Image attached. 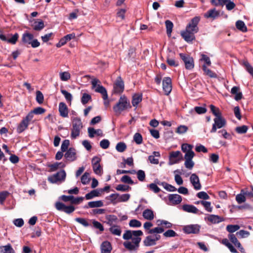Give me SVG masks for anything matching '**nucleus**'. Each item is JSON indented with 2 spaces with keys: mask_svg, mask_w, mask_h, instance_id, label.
<instances>
[{
  "mask_svg": "<svg viewBox=\"0 0 253 253\" xmlns=\"http://www.w3.org/2000/svg\"><path fill=\"white\" fill-rule=\"evenodd\" d=\"M143 234L141 230H126L123 238L126 240L132 239L133 244L130 242H125L124 243V247L129 251L137 250L141 241L140 236Z\"/></svg>",
  "mask_w": 253,
  "mask_h": 253,
  "instance_id": "nucleus-1",
  "label": "nucleus"
},
{
  "mask_svg": "<svg viewBox=\"0 0 253 253\" xmlns=\"http://www.w3.org/2000/svg\"><path fill=\"white\" fill-rule=\"evenodd\" d=\"M200 17H194L186 26L185 30L181 32V36L187 42H192L196 39L195 34L198 32V23L200 21Z\"/></svg>",
  "mask_w": 253,
  "mask_h": 253,
  "instance_id": "nucleus-2",
  "label": "nucleus"
},
{
  "mask_svg": "<svg viewBox=\"0 0 253 253\" xmlns=\"http://www.w3.org/2000/svg\"><path fill=\"white\" fill-rule=\"evenodd\" d=\"M193 146L187 143H184L181 145V150L185 153L184 158L185 159L184 166L188 169H192L195 165L192 159L195 156V153L192 150Z\"/></svg>",
  "mask_w": 253,
  "mask_h": 253,
  "instance_id": "nucleus-3",
  "label": "nucleus"
},
{
  "mask_svg": "<svg viewBox=\"0 0 253 253\" xmlns=\"http://www.w3.org/2000/svg\"><path fill=\"white\" fill-rule=\"evenodd\" d=\"M131 107L127 98L125 96H122L117 103L113 107V110L117 115H120L125 110Z\"/></svg>",
  "mask_w": 253,
  "mask_h": 253,
  "instance_id": "nucleus-4",
  "label": "nucleus"
},
{
  "mask_svg": "<svg viewBox=\"0 0 253 253\" xmlns=\"http://www.w3.org/2000/svg\"><path fill=\"white\" fill-rule=\"evenodd\" d=\"M83 127L82 122L80 119L76 118L73 121V127L71 131V137L75 139L80 135L81 129Z\"/></svg>",
  "mask_w": 253,
  "mask_h": 253,
  "instance_id": "nucleus-5",
  "label": "nucleus"
},
{
  "mask_svg": "<svg viewBox=\"0 0 253 253\" xmlns=\"http://www.w3.org/2000/svg\"><path fill=\"white\" fill-rule=\"evenodd\" d=\"M98 83H100V81L94 78L91 81L92 88H95V91L96 92L101 93L102 95V98L104 100L108 99V94L106 88L100 84H98Z\"/></svg>",
  "mask_w": 253,
  "mask_h": 253,
  "instance_id": "nucleus-6",
  "label": "nucleus"
},
{
  "mask_svg": "<svg viewBox=\"0 0 253 253\" xmlns=\"http://www.w3.org/2000/svg\"><path fill=\"white\" fill-rule=\"evenodd\" d=\"M179 55L184 63L186 69L190 70L194 68V61L192 57L188 54L183 53H180Z\"/></svg>",
  "mask_w": 253,
  "mask_h": 253,
  "instance_id": "nucleus-7",
  "label": "nucleus"
},
{
  "mask_svg": "<svg viewBox=\"0 0 253 253\" xmlns=\"http://www.w3.org/2000/svg\"><path fill=\"white\" fill-rule=\"evenodd\" d=\"M214 124L212 125L211 133H214L216 131L217 128H221L226 125L225 120L222 117V115L214 119Z\"/></svg>",
  "mask_w": 253,
  "mask_h": 253,
  "instance_id": "nucleus-8",
  "label": "nucleus"
},
{
  "mask_svg": "<svg viewBox=\"0 0 253 253\" xmlns=\"http://www.w3.org/2000/svg\"><path fill=\"white\" fill-rule=\"evenodd\" d=\"M31 115H27L19 124L17 127V132L21 133L26 129L28 126L29 123L32 121Z\"/></svg>",
  "mask_w": 253,
  "mask_h": 253,
  "instance_id": "nucleus-9",
  "label": "nucleus"
},
{
  "mask_svg": "<svg viewBox=\"0 0 253 253\" xmlns=\"http://www.w3.org/2000/svg\"><path fill=\"white\" fill-rule=\"evenodd\" d=\"M101 159L95 156L92 159V165L93 171L97 175H101L103 173V169L101 167L100 162Z\"/></svg>",
  "mask_w": 253,
  "mask_h": 253,
  "instance_id": "nucleus-10",
  "label": "nucleus"
},
{
  "mask_svg": "<svg viewBox=\"0 0 253 253\" xmlns=\"http://www.w3.org/2000/svg\"><path fill=\"white\" fill-rule=\"evenodd\" d=\"M66 172L64 170H61L56 173L48 177V180L52 183H56L58 181L64 180L66 177Z\"/></svg>",
  "mask_w": 253,
  "mask_h": 253,
  "instance_id": "nucleus-11",
  "label": "nucleus"
},
{
  "mask_svg": "<svg viewBox=\"0 0 253 253\" xmlns=\"http://www.w3.org/2000/svg\"><path fill=\"white\" fill-rule=\"evenodd\" d=\"M124 82L122 78L119 76L114 84V92L115 93H121L124 91Z\"/></svg>",
  "mask_w": 253,
  "mask_h": 253,
  "instance_id": "nucleus-12",
  "label": "nucleus"
},
{
  "mask_svg": "<svg viewBox=\"0 0 253 253\" xmlns=\"http://www.w3.org/2000/svg\"><path fill=\"white\" fill-rule=\"evenodd\" d=\"M200 226L198 224H190L184 226L183 232L186 234H198L200 232Z\"/></svg>",
  "mask_w": 253,
  "mask_h": 253,
  "instance_id": "nucleus-13",
  "label": "nucleus"
},
{
  "mask_svg": "<svg viewBox=\"0 0 253 253\" xmlns=\"http://www.w3.org/2000/svg\"><path fill=\"white\" fill-rule=\"evenodd\" d=\"M182 159V155L179 151H172L169 153V160L170 164H174Z\"/></svg>",
  "mask_w": 253,
  "mask_h": 253,
  "instance_id": "nucleus-14",
  "label": "nucleus"
},
{
  "mask_svg": "<svg viewBox=\"0 0 253 253\" xmlns=\"http://www.w3.org/2000/svg\"><path fill=\"white\" fill-rule=\"evenodd\" d=\"M163 88L165 94L168 95L172 89L171 80L169 77H165L163 80Z\"/></svg>",
  "mask_w": 253,
  "mask_h": 253,
  "instance_id": "nucleus-15",
  "label": "nucleus"
},
{
  "mask_svg": "<svg viewBox=\"0 0 253 253\" xmlns=\"http://www.w3.org/2000/svg\"><path fill=\"white\" fill-rule=\"evenodd\" d=\"M65 158L69 162H73L77 159L76 150L74 148H70L64 155Z\"/></svg>",
  "mask_w": 253,
  "mask_h": 253,
  "instance_id": "nucleus-16",
  "label": "nucleus"
},
{
  "mask_svg": "<svg viewBox=\"0 0 253 253\" xmlns=\"http://www.w3.org/2000/svg\"><path fill=\"white\" fill-rule=\"evenodd\" d=\"M190 182L194 187V188L198 190L201 189V185L200 182V180L198 175L195 173L191 174L190 178Z\"/></svg>",
  "mask_w": 253,
  "mask_h": 253,
  "instance_id": "nucleus-17",
  "label": "nucleus"
},
{
  "mask_svg": "<svg viewBox=\"0 0 253 253\" xmlns=\"http://www.w3.org/2000/svg\"><path fill=\"white\" fill-rule=\"evenodd\" d=\"M59 112L61 117L63 118L68 117V108L64 102H60L59 104Z\"/></svg>",
  "mask_w": 253,
  "mask_h": 253,
  "instance_id": "nucleus-18",
  "label": "nucleus"
},
{
  "mask_svg": "<svg viewBox=\"0 0 253 253\" xmlns=\"http://www.w3.org/2000/svg\"><path fill=\"white\" fill-rule=\"evenodd\" d=\"M169 201L174 205H178L182 201V197L178 194H169Z\"/></svg>",
  "mask_w": 253,
  "mask_h": 253,
  "instance_id": "nucleus-19",
  "label": "nucleus"
},
{
  "mask_svg": "<svg viewBox=\"0 0 253 253\" xmlns=\"http://www.w3.org/2000/svg\"><path fill=\"white\" fill-rule=\"evenodd\" d=\"M101 253H110L112 249L111 243L107 241L102 243L101 246Z\"/></svg>",
  "mask_w": 253,
  "mask_h": 253,
  "instance_id": "nucleus-20",
  "label": "nucleus"
},
{
  "mask_svg": "<svg viewBox=\"0 0 253 253\" xmlns=\"http://www.w3.org/2000/svg\"><path fill=\"white\" fill-rule=\"evenodd\" d=\"M219 11L216 10L215 8L211 9L205 13L204 16L207 18H211L214 19L219 16Z\"/></svg>",
  "mask_w": 253,
  "mask_h": 253,
  "instance_id": "nucleus-21",
  "label": "nucleus"
},
{
  "mask_svg": "<svg viewBox=\"0 0 253 253\" xmlns=\"http://www.w3.org/2000/svg\"><path fill=\"white\" fill-rule=\"evenodd\" d=\"M34 39V35L28 32H25L23 35L21 41L24 44H30Z\"/></svg>",
  "mask_w": 253,
  "mask_h": 253,
  "instance_id": "nucleus-22",
  "label": "nucleus"
},
{
  "mask_svg": "<svg viewBox=\"0 0 253 253\" xmlns=\"http://www.w3.org/2000/svg\"><path fill=\"white\" fill-rule=\"evenodd\" d=\"M33 30L36 31H40L44 27V22L41 19H37L31 25Z\"/></svg>",
  "mask_w": 253,
  "mask_h": 253,
  "instance_id": "nucleus-23",
  "label": "nucleus"
},
{
  "mask_svg": "<svg viewBox=\"0 0 253 253\" xmlns=\"http://www.w3.org/2000/svg\"><path fill=\"white\" fill-rule=\"evenodd\" d=\"M240 88L238 86H233L231 90V93L232 94L235 95L234 97V99L236 101H239L241 100L243 97L242 93L239 91Z\"/></svg>",
  "mask_w": 253,
  "mask_h": 253,
  "instance_id": "nucleus-24",
  "label": "nucleus"
},
{
  "mask_svg": "<svg viewBox=\"0 0 253 253\" xmlns=\"http://www.w3.org/2000/svg\"><path fill=\"white\" fill-rule=\"evenodd\" d=\"M103 203L102 201H91L87 203V205L84 206V209L99 208L103 206Z\"/></svg>",
  "mask_w": 253,
  "mask_h": 253,
  "instance_id": "nucleus-25",
  "label": "nucleus"
},
{
  "mask_svg": "<svg viewBox=\"0 0 253 253\" xmlns=\"http://www.w3.org/2000/svg\"><path fill=\"white\" fill-rule=\"evenodd\" d=\"M182 210L187 212L197 213L199 210L194 206L185 204L182 206Z\"/></svg>",
  "mask_w": 253,
  "mask_h": 253,
  "instance_id": "nucleus-26",
  "label": "nucleus"
},
{
  "mask_svg": "<svg viewBox=\"0 0 253 253\" xmlns=\"http://www.w3.org/2000/svg\"><path fill=\"white\" fill-rule=\"evenodd\" d=\"M143 243L145 247L153 246L156 245V243L152 235L147 236L143 240Z\"/></svg>",
  "mask_w": 253,
  "mask_h": 253,
  "instance_id": "nucleus-27",
  "label": "nucleus"
},
{
  "mask_svg": "<svg viewBox=\"0 0 253 253\" xmlns=\"http://www.w3.org/2000/svg\"><path fill=\"white\" fill-rule=\"evenodd\" d=\"M207 218L208 221L213 224L218 223L223 220V218L214 214H210Z\"/></svg>",
  "mask_w": 253,
  "mask_h": 253,
  "instance_id": "nucleus-28",
  "label": "nucleus"
},
{
  "mask_svg": "<svg viewBox=\"0 0 253 253\" xmlns=\"http://www.w3.org/2000/svg\"><path fill=\"white\" fill-rule=\"evenodd\" d=\"M100 192L98 189L93 190L90 192L87 193L85 196V198L86 200H90L94 197H98L100 195Z\"/></svg>",
  "mask_w": 253,
  "mask_h": 253,
  "instance_id": "nucleus-29",
  "label": "nucleus"
},
{
  "mask_svg": "<svg viewBox=\"0 0 253 253\" xmlns=\"http://www.w3.org/2000/svg\"><path fill=\"white\" fill-rule=\"evenodd\" d=\"M143 216L146 219L151 220L154 217V212L152 210L147 209L143 211Z\"/></svg>",
  "mask_w": 253,
  "mask_h": 253,
  "instance_id": "nucleus-30",
  "label": "nucleus"
},
{
  "mask_svg": "<svg viewBox=\"0 0 253 253\" xmlns=\"http://www.w3.org/2000/svg\"><path fill=\"white\" fill-rule=\"evenodd\" d=\"M142 100V94H135L132 96V100L131 101L132 104L134 107H137L138 104L141 102Z\"/></svg>",
  "mask_w": 253,
  "mask_h": 253,
  "instance_id": "nucleus-31",
  "label": "nucleus"
},
{
  "mask_svg": "<svg viewBox=\"0 0 253 253\" xmlns=\"http://www.w3.org/2000/svg\"><path fill=\"white\" fill-rule=\"evenodd\" d=\"M202 69L204 72V73L206 75L210 77L211 78H217V75L215 73L208 68L205 65H203L202 66Z\"/></svg>",
  "mask_w": 253,
  "mask_h": 253,
  "instance_id": "nucleus-32",
  "label": "nucleus"
},
{
  "mask_svg": "<svg viewBox=\"0 0 253 253\" xmlns=\"http://www.w3.org/2000/svg\"><path fill=\"white\" fill-rule=\"evenodd\" d=\"M45 112V109H44L42 107H38L35 108L33 110H32L31 111H30L28 114V115H31V119H32L33 118L34 114H36V115H40V114H42L44 113Z\"/></svg>",
  "mask_w": 253,
  "mask_h": 253,
  "instance_id": "nucleus-33",
  "label": "nucleus"
},
{
  "mask_svg": "<svg viewBox=\"0 0 253 253\" xmlns=\"http://www.w3.org/2000/svg\"><path fill=\"white\" fill-rule=\"evenodd\" d=\"M110 232L113 235L120 236L122 230L120 227L118 225H114L109 228Z\"/></svg>",
  "mask_w": 253,
  "mask_h": 253,
  "instance_id": "nucleus-34",
  "label": "nucleus"
},
{
  "mask_svg": "<svg viewBox=\"0 0 253 253\" xmlns=\"http://www.w3.org/2000/svg\"><path fill=\"white\" fill-rule=\"evenodd\" d=\"M65 165L62 163L56 162L53 164L48 165L49 168V171H55L58 169L59 168H64Z\"/></svg>",
  "mask_w": 253,
  "mask_h": 253,
  "instance_id": "nucleus-35",
  "label": "nucleus"
},
{
  "mask_svg": "<svg viewBox=\"0 0 253 253\" xmlns=\"http://www.w3.org/2000/svg\"><path fill=\"white\" fill-rule=\"evenodd\" d=\"M0 253H15L11 246L8 244L0 247Z\"/></svg>",
  "mask_w": 253,
  "mask_h": 253,
  "instance_id": "nucleus-36",
  "label": "nucleus"
},
{
  "mask_svg": "<svg viewBox=\"0 0 253 253\" xmlns=\"http://www.w3.org/2000/svg\"><path fill=\"white\" fill-rule=\"evenodd\" d=\"M236 27L237 29L242 32H246L247 31V26L243 21L238 20L236 22Z\"/></svg>",
  "mask_w": 253,
  "mask_h": 253,
  "instance_id": "nucleus-37",
  "label": "nucleus"
},
{
  "mask_svg": "<svg viewBox=\"0 0 253 253\" xmlns=\"http://www.w3.org/2000/svg\"><path fill=\"white\" fill-rule=\"evenodd\" d=\"M165 24L167 29V34L169 37H170L173 24L171 21L169 20L165 21Z\"/></svg>",
  "mask_w": 253,
  "mask_h": 253,
  "instance_id": "nucleus-38",
  "label": "nucleus"
},
{
  "mask_svg": "<svg viewBox=\"0 0 253 253\" xmlns=\"http://www.w3.org/2000/svg\"><path fill=\"white\" fill-rule=\"evenodd\" d=\"M157 223H158V226H162V227H163L164 228H170L172 226V223H171L170 222H169L168 221L164 220H159L157 221Z\"/></svg>",
  "mask_w": 253,
  "mask_h": 253,
  "instance_id": "nucleus-39",
  "label": "nucleus"
},
{
  "mask_svg": "<svg viewBox=\"0 0 253 253\" xmlns=\"http://www.w3.org/2000/svg\"><path fill=\"white\" fill-rule=\"evenodd\" d=\"M159 226L160 227H157L154 228L150 229L148 231V233L152 234H154V233L160 234V233H163L165 230V228L163 227H162V226Z\"/></svg>",
  "mask_w": 253,
  "mask_h": 253,
  "instance_id": "nucleus-40",
  "label": "nucleus"
},
{
  "mask_svg": "<svg viewBox=\"0 0 253 253\" xmlns=\"http://www.w3.org/2000/svg\"><path fill=\"white\" fill-rule=\"evenodd\" d=\"M36 101L40 104H42L44 100V96L42 92L40 90L36 91Z\"/></svg>",
  "mask_w": 253,
  "mask_h": 253,
  "instance_id": "nucleus-41",
  "label": "nucleus"
},
{
  "mask_svg": "<svg viewBox=\"0 0 253 253\" xmlns=\"http://www.w3.org/2000/svg\"><path fill=\"white\" fill-rule=\"evenodd\" d=\"M240 229V226L238 225H228L226 226V230L231 233H234Z\"/></svg>",
  "mask_w": 253,
  "mask_h": 253,
  "instance_id": "nucleus-42",
  "label": "nucleus"
},
{
  "mask_svg": "<svg viewBox=\"0 0 253 253\" xmlns=\"http://www.w3.org/2000/svg\"><path fill=\"white\" fill-rule=\"evenodd\" d=\"M81 182L84 184H88L90 180V178H89V173L85 172L81 177Z\"/></svg>",
  "mask_w": 253,
  "mask_h": 253,
  "instance_id": "nucleus-43",
  "label": "nucleus"
},
{
  "mask_svg": "<svg viewBox=\"0 0 253 253\" xmlns=\"http://www.w3.org/2000/svg\"><path fill=\"white\" fill-rule=\"evenodd\" d=\"M116 149L119 152H123L126 149V145L124 142H120L117 144Z\"/></svg>",
  "mask_w": 253,
  "mask_h": 253,
  "instance_id": "nucleus-44",
  "label": "nucleus"
},
{
  "mask_svg": "<svg viewBox=\"0 0 253 253\" xmlns=\"http://www.w3.org/2000/svg\"><path fill=\"white\" fill-rule=\"evenodd\" d=\"M250 235V233L249 231L244 230H241L236 233V235L240 238H247Z\"/></svg>",
  "mask_w": 253,
  "mask_h": 253,
  "instance_id": "nucleus-45",
  "label": "nucleus"
},
{
  "mask_svg": "<svg viewBox=\"0 0 253 253\" xmlns=\"http://www.w3.org/2000/svg\"><path fill=\"white\" fill-rule=\"evenodd\" d=\"M242 65L245 67L246 70L253 77V67L251 66V65L247 61H244Z\"/></svg>",
  "mask_w": 253,
  "mask_h": 253,
  "instance_id": "nucleus-46",
  "label": "nucleus"
},
{
  "mask_svg": "<svg viewBox=\"0 0 253 253\" xmlns=\"http://www.w3.org/2000/svg\"><path fill=\"white\" fill-rule=\"evenodd\" d=\"M116 189L118 191L126 192L128 191L129 190H130L131 187L126 185L119 184L116 187Z\"/></svg>",
  "mask_w": 253,
  "mask_h": 253,
  "instance_id": "nucleus-47",
  "label": "nucleus"
},
{
  "mask_svg": "<svg viewBox=\"0 0 253 253\" xmlns=\"http://www.w3.org/2000/svg\"><path fill=\"white\" fill-rule=\"evenodd\" d=\"M210 107L211 112L215 116V118L221 116V113L218 108L215 107L213 105H211Z\"/></svg>",
  "mask_w": 253,
  "mask_h": 253,
  "instance_id": "nucleus-48",
  "label": "nucleus"
},
{
  "mask_svg": "<svg viewBox=\"0 0 253 253\" xmlns=\"http://www.w3.org/2000/svg\"><path fill=\"white\" fill-rule=\"evenodd\" d=\"M133 140L137 144H141L143 141L142 135L138 132L135 133L133 136Z\"/></svg>",
  "mask_w": 253,
  "mask_h": 253,
  "instance_id": "nucleus-49",
  "label": "nucleus"
},
{
  "mask_svg": "<svg viewBox=\"0 0 253 253\" xmlns=\"http://www.w3.org/2000/svg\"><path fill=\"white\" fill-rule=\"evenodd\" d=\"M248 129V127L246 125L238 126L235 128L236 131L239 134L245 133L247 131Z\"/></svg>",
  "mask_w": 253,
  "mask_h": 253,
  "instance_id": "nucleus-50",
  "label": "nucleus"
},
{
  "mask_svg": "<svg viewBox=\"0 0 253 253\" xmlns=\"http://www.w3.org/2000/svg\"><path fill=\"white\" fill-rule=\"evenodd\" d=\"M188 129V128L187 126L185 125H180L178 126L175 132L178 134H183L185 133Z\"/></svg>",
  "mask_w": 253,
  "mask_h": 253,
  "instance_id": "nucleus-51",
  "label": "nucleus"
},
{
  "mask_svg": "<svg viewBox=\"0 0 253 253\" xmlns=\"http://www.w3.org/2000/svg\"><path fill=\"white\" fill-rule=\"evenodd\" d=\"M91 95L86 93H84L82 96V97L81 98V102L83 104L85 105L89 101L91 100Z\"/></svg>",
  "mask_w": 253,
  "mask_h": 253,
  "instance_id": "nucleus-52",
  "label": "nucleus"
},
{
  "mask_svg": "<svg viewBox=\"0 0 253 253\" xmlns=\"http://www.w3.org/2000/svg\"><path fill=\"white\" fill-rule=\"evenodd\" d=\"M9 194V193L6 191H3L0 192V204L1 205L3 204L5 200Z\"/></svg>",
  "mask_w": 253,
  "mask_h": 253,
  "instance_id": "nucleus-53",
  "label": "nucleus"
},
{
  "mask_svg": "<svg viewBox=\"0 0 253 253\" xmlns=\"http://www.w3.org/2000/svg\"><path fill=\"white\" fill-rule=\"evenodd\" d=\"M162 185L164 186V188L167 191L173 192L176 190V188L174 186L169 184H168L166 182H162Z\"/></svg>",
  "mask_w": 253,
  "mask_h": 253,
  "instance_id": "nucleus-54",
  "label": "nucleus"
},
{
  "mask_svg": "<svg viewBox=\"0 0 253 253\" xmlns=\"http://www.w3.org/2000/svg\"><path fill=\"white\" fill-rule=\"evenodd\" d=\"M129 225L131 227H140L141 226V223L137 219H131L129 222Z\"/></svg>",
  "mask_w": 253,
  "mask_h": 253,
  "instance_id": "nucleus-55",
  "label": "nucleus"
},
{
  "mask_svg": "<svg viewBox=\"0 0 253 253\" xmlns=\"http://www.w3.org/2000/svg\"><path fill=\"white\" fill-rule=\"evenodd\" d=\"M70 145V141L68 139L64 140L61 144V150L62 152H66L69 149L68 147Z\"/></svg>",
  "mask_w": 253,
  "mask_h": 253,
  "instance_id": "nucleus-56",
  "label": "nucleus"
},
{
  "mask_svg": "<svg viewBox=\"0 0 253 253\" xmlns=\"http://www.w3.org/2000/svg\"><path fill=\"white\" fill-rule=\"evenodd\" d=\"M165 237H174L177 236V233L173 230L169 229L164 233Z\"/></svg>",
  "mask_w": 253,
  "mask_h": 253,
  "instance_id": "nucleus-57",
  "label": "nucleus"
},
{
  "mask_svg": "<svg viewBox=\"0 0 253 253\" xmlns=\"http://www.w3.org/2000/svg\"><path fill=\"white\" fill-rule=\"evenodd\" d=\"M236 200L238 202V204H242L244 202H245L246 200V198L245 197V195L244 194V193H243V194H239L237 195L236 196Z\"/></svg>",
  "mask_w": 253,
  "mask_h": 253,
  "instance_id": "nucleus-58",
  "label": "nucleus"
},
{
  "mask_svg": "<svg viewBox=\"0 0 253 253\" xmlns=\"http://www.w3.org/2000/svg\"><path fill=\"white\" fill-rule=\"evenodd\" d=\"M130 198V195L129 194H124L121 196L119 195L118 202H123L127 201Z\"/></svg>",
  "mask_w": 253,
  "mask_h": 253,
  "instance_id": "nucleus-59",
  "label": "nucleus"
},
{
  "mask_svg": "<svg viewBox=\"0 0 253 253\" xmlns=\"http://www.w3.org/2000/svg\"><path fill=\"white\" fill-rule=\"evenodd\" d=\"M121 180L122 182L127 184H133L134 183L130 177L126 175H124L121 178Z\"/></svg>",
  "mask_w": 253,
  "mask_h": 253,
  "instance_id": "nucleus-60",
  "label": "nucleus"
},
{
  "mask_svg": "<svg viewBox=\"0 0 253 253\" xmlns=\"http://www.w3.org/2000/svg\"><path fill=\"white\" fill-rule=\"evenodd\" d=\"M61 92L64 95L67 101L71 102L73 99L72 94L66 90L61 89Z\"/></svg>",
  "mask_w": 253,
  "mask_h": 253,
  "instance_id": "nucleus-61",
  "label": "nucleus"
},
{
  "mask_svg": "<svg viewBox=\"0 0 253 253\" xmlns=\"http://www.w3.org/2000/svg\"><path fill=\"white\" fill-rule=\"evenodd\" d=\"M227 0H211L212 4L215 6H223Z\"/></svg>",
  "mask_w": 253,
  "mask_h": 253,
  "instance_id": "nucleus-62",
  "label": "nucleus"
},
{
  "mask_svg": "<svg viewBox=\"0 0 253 253\" xmlns=\"http://www.w3.org/2000/svg\"><path fill=\"white\" fill-rule=\"evenodd\" d=\"M75 220L84 227H88L89 226V224L87 221L84 218L77 217L75 218Z\"/></svg>",
  "mask_w": 253,
  "mask_h": 253,
  "instance_id": "nucleus-63",
  "label": "nucleus"
},
{
  "mask_svg": "<svg viewBox=\"0 0 253 253\" xmlns=\"http://www.w3.org/2000/svg\"><path fill=\"white\" fill-rule=\"evenodd\" d=\"M197 196L201 199L203 200H208L210 199V196L208 195V194L204 192V191H201L197 193Z\"/></svg>",
  "mask_w": 253,
  "mask_h": 253,
  "instance_id": "nucleus-64",
  "label": "nucleus"
}]
</instances>
